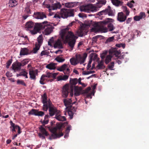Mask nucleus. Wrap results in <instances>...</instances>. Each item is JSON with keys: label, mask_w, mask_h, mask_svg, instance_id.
<instances>
[{"label": "nucleus", "mask_w": 149, "mask_h": 149, "mask_svg": "<svg viewBox=\"0 0 149 149\" xmlns=\"http://www.w3.org/2000/svg\"><path fill=\"white\" fill-rule=\"evenodd\" d=\"M113 19L107 18L105 20L99 22H95L93 25L94 27L92 29V31H95L97 29L103 32H107L109 29V31H113L115 29L113 24L109 22H112Z\"/></svg>", "instance_id": "obj_1"}, {"label": "nucleus", "mask_w": 149, "mask_h": 149, "mask_svg": "<svg viewBox=\"0 0 149 149\" xmlns=\"http://www.w3.org/2000/svg\"><path fill=\"white\" fill-rule=\"evenodd\" d=\"M69 30V28L68 27L63 29L61 31L60 34L62 39L65 38L68 44L70 47V51H72L73 49L78 37L75 36L72 32Z\"/></svg>", "instance_id": "obj_2"}, {"label": "nucleus", "mask_w": 149, "mask_h": 149, "mask_svg": "<svg viewBox=\"0 0 149 149\" xmlns=\"http://www.w3.org/2000/svg\"><path fill=\"white\" fill-rule=\"evenodd\" d=\"M48 22L45 21L42 23H37L36 24L33 30H31V32L32 34H35L41 30L45 29V34L49 35L52 30V28L50 25L47 24Z\"/></svg>", "instance_id": "obj_3"}, {"label": "nucleus", "mask_w": 149, "mask_h": 149, "mask_svg": "<svg viewBox=\"0 0 149 149\" xmlns=\"http://www.w3.org/2000/svg\"><path fill=\"white\" fill-rule=\"evenodd\" d=\"M63 126L62 123L56 124V126L51 130V132L52 134L49 137L50 139H56L63 136V134L62 132Z\"/></svg>", "instance_id": "obj_4"}, {"label": "nucleus", "mask_w": 149, "mask_h": 149, "mask_svg": "<svg viewBox=\"0 0 149 149\" xmlns=\"http://www.w3.org/2000/svg\"><path fill=\"white\" fill-rule=\"evenodd\" d=\"M57 74V73H56L47 72L46 74H43L41 76L39 81L40 83L41 84L44 85L45 83V81L51 82L53 81V79H48V78H55Z\"/></svg>", "instance_id": "obj_5"}, {"label": "nucleus", "mask_w": 149, "mask_h": 149, "mask_svg": "<svg viewBox=\"0 0 149 149\" xmlns=\"http://www.w3.org/2000/svg\"><path fill=\"white\" fill-rule=\"evenodd\" d=\"M74 9L63 8L61 10L60 15L63 18H67L68 17H74Z\"/></svg>", "instance_id": "obj_6"}, {"label": "nucleus", "mask_w": 149, "mask_h": 149, "mask_svg": "<svg viewBox=\"0 0 149 149\" xmlns=\"http://www.w3.org/2000/svg\"><path fill=\"white\" fill-rule=\"evenodd\" d=\"M108 15L109 16H113L114 14L110 6H109L107 8L102 10L98 13V15Z\"/></svg>", "instance_id": "obj_7"}, {"label": "nucleus", "mask_w": 149, "mask_h": 149, "mask_svg": "<svg viewBox=\"0 0 149 149\" xmlns=\"http://www.w3.org/2000/svg\"><path fill=\"white\" fill-rule=\"evenodd\" d=\"M48 108H49V111L50 116H52L55 114H57V112L58 110L53 105L51 102L48 103Z\"/></svg>", "instance_id": "obj_8"}, {"label": "nucleus", "mask_w": 149, "mask_h": 149, "mask_svg": "<svg viewBox=\"0 0 149 149\" xmlns=\"http://www.w3.org/2000/svg\"><path fill=\"white\" fill-rule=\"evenodd\" d=\"M42 102L43 104L42 107L43 110L47 111L48 109V103L49 102H51L50 101H47V94L46 93H44L43 95L42 96Z\"/></svg>", "instance_id": "obj_9"}, {"label": "nucleus", "mask_w": 149, "mask_h": 149, "mask_svg": "<svg viewBox=\"0 0 149 149\" xmlns=\"http://www.w3.org/2000/svg\"><path fill=\"white\" fill-rule=\"evenodd\" d=\"M28 114L30 115L42 116L44 115L45 113L44 112L38 111L37 109H32L28 112Z\"/></svg>", "instance_id": "obj_10"}, {"label": "nucleus", "mask_w": 149, "mask_h": 149, "mask_svg": "<svg viewBox=\"0 0 149 149\" xmlns=\"http://www.w3.org/2000/svg\"><path fill=\"white\" fill-rule=\"evenodd\" d=\"M33 17L37 19H43L46 18V15L43 12H35L33 15Z\"/></svg>", "instance_id": "obj_11"}, {"label": "nucleus", "mask_w": 149, "mask_h": 149, "mask_svg": "<svg viewBox=\"0 0 149 149\" xmlns=\"http://www.w3.org/2000/svg\"><path fill=\"white\" fill-rule=\"evenodd\" d=\"M109 54L111 55H115L116 56L118 57L120 54L121 52L120 51H118L117 48H112L109 51Z\"/></svg>", "instance_id": "obj_12"}, {"label": "nucleus", "mask_w": 149, "mask_h": 149, "mask_svg": "<svg viewBox=\"0 0 149 149\" xmlns=\"http://www.w3.org/2000/svg\"><path fill=\"white\" fill-rule=\"evenodd\" d=\"M70 88L67 85H65L62 89V96L64 98H66L69 94V89Z\"/></svg>", "instance_id": "obj_13"}, {"label": "nucleus", "mask_w": 149, "mask_h": 149, "mask_svg": "<svg viewBox=\"0 0 149 149\" xmlns=\"http://www.w3.org/2000/svg\"><path fill=\"white\" fill-rule=\"evenodd\" d=\"M70 85L69 87L70 89L72 91L74 88L76 86L75 85L78 82V79L77 78L72 79L71 78L70 81Z\"/></svg>", "instance_id": "obj_14"}, {"label": "nucleus", "mask_w": 149, "mask_h": 149, "mask_svg": "<svg viewBox=\"0 0 149 149\" xmlns=\"http://www.w3.org/2000/svg\"><path fill=\"white\" fill-rule=\"evenodd\" d=\"M127 18V16L124 15L123 12H120L118 13L117 20L120 22H124Z\"/></svg>", "instance_id": "obj_15"}, {"label": "nucleus", "mask_w": 149, "mask_h": 149, "mask_svg": "<svg viewBox=\"0 0 149 149\" xmlns=\"http://www.w3.org/2000/svg\"><path fill=\"white\" fill-rule=\"evenodd\" d=\"M73 89H74V95L75 97L79 96L81 94L82 90L81 87H79L78 86H75L74 88Z\"/></svg>", "instance_id": "obj_16"}, {"label": "nucleus", "mask_w": 149, "mask_h": 149, "mask_svg": "<svg viewBox=\"0 0 149 149\" xmlns=\"http://www.w3.org/2000/svg\"><path fill=\"white\" fill-rule=\"evenodd\" d=\"M30 75V78L31 79L36 80V74H38L37 70L36 71L33 70H30L29 72Z\"/></svg>", "instance_id": "obj_17"}, {"label": "nucleus", "mask_w": 149, "mask_h": 149, "mask_svg": "<svg viewBox=\"0 0 149 149\" xmlns=\"http://www.w3.org/2000/svg\"><path fill=\"white\" fill-rule=\"evenodd\" d=\"M21 63L17 61L15 63H13L12 65L13 69L17 71L21 69Z\"/></svg>", "instance_id": "obj_18"}, {"label": "nucleus", "mask_w": 149, "mask_h": 149, "mask_svg": "<svg viewBox=\"0 0 149 149\" xmlns=\"http://www.w3.org/2000/svg\"><path fill=\"white\" fill-rule=\"evenodd\" d=\"M105 67L104 65V61L103 60H101L98 62V65L96 67L97 70L103 69H104Z\"/></svg>", "instance_id": "obj_19"}, {"label": "nucleus", "mask_w": 149, "mask_h": 149, "mask_svg": "<svg viewBox=\"0 0 149 149\" xmlns=\"http://www.w3.org/2000/svg\"><path fill=\"white\" fill-rule=\"evenodd\" d=\"M36 23H34V22L32 21H29L27 22L26 23V27L29 30L30 29L32 28H34L35 26Z\"/></svg>", "instance_id": "obj_20"}, {"label": "nucleus", "mask_w": 149, "mask_h": 149, "mask_svg": "<svg viewBox=\"0 0 149 149\" xmlns=\"http://www.w3.org/2000/svg\"><path fill=\"white\" fill-rule=\"evenodd\" d=\"M54 47L55 48L58 47L59 49H62L63 48L62 43L59 39H58L55 42L54 45Z\"/></svg>", "instance_id": "obj_21"}, {"label": "nucleus", "mask_w": 149, "mask_h": 149, "mask_svg": "<svg viewBox=\"0 0 149 149\" xmlns=\"http://www.w3.org/2000/svg\"><path fill=\"white\" fill-rule=\"evenodd\" d=\"M62 7V5L59 2H57L56 3L52 4V10L60 9Z\"/></svg>", "instance_id": "obj_22"}, {"label": "nucleus", "mask_w": 149, "mask_h": 149, "mask_svg": "<svg viewBox=\"0 0 149 149\" xmlns=\"http://www.w3.org/2000/svg\"><path fill=\"white\" fill-rule=\"evenodd\" d=\"M29 50L26 48H21L20 52V55H25L29 54Z\"/></svg>", "instance_id": "obj_23"}, {"label": "nucleus", "mask_w": 149, "mask_h": 149, "mask_svg": "<svg viewBox=\"0 0 149 149\" xmlns=\"http://www.w3.org/2000/svg\"><path fill=\"white\" fill-rule=\"evenodd\" d=\"M106 3V0H100L98 1L96 5V7L98 8H101L103 5H105Z\"/></svg>", "instance_id": "obj_24"}, {"label": "nucleus", "mask_w": 149, "mask_h": 149, "mask_svg": "<svg viewBox=\"0 0 149 149\" xmlns=\"http://www.w3.org/2000/svg\"><path fill=\"white\" fill-rule=\"evenodd\" d=\"M76 2H67L65 3V6L68 8H71L77 6Z\"/></svg>", "instance_id": "obj_25"}, {"label": "nucleus", "mask_w": 149, "mask_h": 149, "mask_svg": "<svg viewBox=\"0 0 149 149\" xmlns=\"http://www.w3.org/2000/svg\"><path fill=\"white\" fill-rule=\"evenodd\" d=\"M81 11L86 12H89L88 5L86 6H81L79 8Z\"/></svg>", "instance_id": "obj_26"}, {"label": "nucleus", "mask_w": 149, "mask_h": 149, "mask_svg": "<svg viewBox=\"0 0 149 149\" xmlns=\"http://www.w3.org/2000/svg\"><path fill=\"white\" fill-rule=\"evenodd\" d=\"M89 12H96L98 10L96 6H95L92 4H88Z\"/></svg>", "instance_id": "obj_27"}, {"label": "nucleus", "mask_w": 149, "mask_h": 149, "mask_svg": "<svg viewBox=\"0 0 149 149\" xmlns=\"http://www.w3.org/2000/svg\"><path fill=\"white\" fill-rule=\"evenodd\" d=\"M69 76L66 75L63 76L60 75L57 77V80L58 81L61 80L66 81L69 78Z\"/></svg>", "instance_id": "obj_28"}, {"label": "nucleus", "mask_w": 149, "mask_h": 149, "mask_svg": "<svg viewBox=\"0 0 149 149\" xmlns=\"http://www.w3.org/2000/svg\"><path fill=\"white\" fill-rule=\"evenodd\" d=\"M56 64L54 63H52L47 64L46 67L49 70H54L56 69Z\"/></svg>", "instance_id": "obj_29"}, {"label": "nucleus", "mask_w": 149, "mask_h": 149, "mask_svg": "<svg viewBox=\"0 0 149 149\" xmlns=\"http://www.w3.org/2000/svg\"><path fill=\"white\" fill-rule=\"evenodd\" d=\"M55 118L56 119L60 121H63L66 120L65 117L61 116L60 115L56 114Z\"/></svg>", "instance_id": "obj_30"}, {"label": "nucleus", "mask_w": 149, "mask_h": 149, "mask_svg": "<svg viewBox=\"0 0 149 149\" xmlns=\"http://www.w3.org/2000/svg\"><path fill=\"white\" fill-rule=\"evenodd\" d=\"M9 6L11 7L16 6L17 4V2L16 0H10L9 2Z\"/></svg>", "instance_id": "obj_31"}, {"label": "nucleus", "mask_w": 149, "mask_h": 149, "mask_svg": "<svg viewBox=\"0 0 149 149\" xmlns=\"http://www.w3.org/2000/svg\"><path fill=\"white\" fill-rule=\"evenodd\" d=\"M67 67V65L66 64H64L61 67H58L57 70L60 71H63L64 74H65V73L64 70Z\"/></svg>", "instance_id": "obj_32"}, {"label": "nucleus", "mask_w": 149, "mask_h": 149, "mask_svg": "<svg viewBox=\"0 0 149 149\" xmlns=\"http://www.w3.org/2000/svg\"><path fill=\"white\" fill-rule=\"evenodd\" d=\"M39 129L42 133L43 134H44L46 136H47L49 135V134L47 132L46 130L42 126H40L39 127Z\"/></svg>", "instance_id": "obj_33"}, {"label": "nucleus", "mask_w": 149, "mask_h": 149, "mask_svg": "<svg viewBox=\"0 0 149 149\" xmlns=\"http://www.w3.org/2000/svg\"><path fill=\"white\" fill-rule=\"evenodd\" d=\"M71 110V108H70V109L68 111V114L69 116L70 117V118L72 119L73 118V115L74 114L73 111V112L75 111L76 109L74 107H73L72 109V110Z\"/></svg>", "instance_id": "obj_34"}, {"label": "nucleus", "mask_w": 149, "mask_h": 149, "mask_svg": "<svg viewBox=\"0 0 149 149\" xmlns=\"http://www.w3.org/2000/svg\"><path fill=\"white\" fill-rule=\"evenodd\" d=\"M10 123L11 125V126L10 127V128L11 129L12 128V131L13 132H15L16 130L15 129H17V127L16 126H17V125H15V124L13 123L11 121L10 122Z\"/></svg>", "instance_id": "obj_35"}, {"label": "nucleus", "mask_w": 149, "mask_h": 149, "mask_svg": "<svg viewBox=\"0 0 149 149\" xmlns=\"http://www.w3.org/2000/svg\"><path fill=\"white\" fill-rule=\"evenodd\" d=\"M112 56L111 55L109 54L107 55L105 60V62L106 64H108L109 62L111 61Z\"/></svg>", "instance_id": "obj_36"}, {"label": "nucleus", "mask_w": 149, "mask_h": 149, "mask_svg": "<svg viewBox=\"0 0 149 149\" xmlns=\"http://www.w3.org/2000/svg\"><path fill=\"white\" fill-rule=\"evenodd\" d=\"M76 59L78 63H80V64H82L84 63H82V60L83 59V57L80 54L76 55Z\"/></svg>", "instance_id": "obj_37"}, {"label": "nucleus", "mask_w": 149, "mask_h": 149, "mask_svg": "<svg viewBox=\"0 0 149 149\" xmlns=\"http://www.w3.org/2000/svg\"><path fill=\"white\" fill-rule=\"evenodd\" d=\"M72 101L71 99L68 100L66 99H63V103L65 106H67L68 105H70L72 104Z\"/></svg>", "instance_id": "obj_38"}, {"label": "nucleus", "mask_w": 149, "mask_h": 149, "mask_svg": "<svg viewBox=\"0 0 149 149\" xmlns=\"http://www.w3.org/2000/svg\"><path fill=\"white\" fill-rule=\"evenodd\" d=\"M40 46L39 45H37L36 44L35 47H34L32 51V52L34 54H36L37 53L39 49Z\"/></svg>", "instance_id": "obj_39"}, {"label": "nucleus", "mask_w": 149, "mask_h": 149, "mask_svg": "<svg viewBox=\"0 0 149 149\" xmlns=\"http://www.w3.org/2000/svg\"><path fill=\"white\" fill-rule=\"evenodd\" d=\"M37 39L38 43H36V44H37V45H40V46H41L42 44V43L43 40V38L42 36L41 35H40L38 37Z\"/></svg>", "instance_id": "obj_40"}, {"label": "nucleus", "mask_w": 149, "mask_h": 149, "mask_svg": "<svg viewBox=\"0 0 149 149\" xmlns=\"http://www.w3.org/2000/svg\"><path fill=\"white\" fill-rule=\"evenodd\" d=\"M70 62L71 64L73 65H77L78 63L76 58H72L70 59Z\"/></svg>", "instance_id": "obj_41"}, {"label": "nucleus", "mask_w": 149, "mask_h": 149, "mask_svg": "<svg viewBox=\"0 0 149 149\" xmlns=\"http://www.w3.org/2000/svg\"><path fill=\"white\" fill-rule=\"evenodd\" d=\"M45 7L48 9L49 11V15L50 16L52 15V14H51V11L52 10V6H51L49 4H46L45 5Z\"/></svg>", "instance_id": "obj_42"}, {"label": "nucleus", "mask_w": 149, "mask_h": 149, "mask_svg": "<svg viewBox=\"0 0 149 149\" xmlns=\"http://www.w3.org/2000/svg\"><path fill=\"white\" fill-rule=\"evenodd\" d=\"M55 60L58 62L60 63L63 62L65 61V59L64 58H63L61 57L58 56L55 58Z\"/></svg>", "instance_id": "obj_43"}, {"label": "nucleus", "mask_w": 149, "mask_h": 149, "mask_svg": "<svg viewBox=\"0 0 149 149\" xmlns=\"http://www.w3.org/2000/svg\"><path fill=\"white\" fill-rule=\"evenodd\" d=\"M111 2L113 5L116 6H118L121 3L118 0H111Z\"/></svg>", "instance_id": "obj_44"}, {"label": "nucleus", "mask_w": 149, "mask_h": 149, "mask_svg": "<svg viewBox=\"0 0 149 149\" xmlns=\"http://www.w3.org/2000/svg\"><path fill=\"white\" fill-rule=\"evenodd\" d=\"M50 54L49 52L47 51V50L42 51L40 53V56H42L44 55L48 56Z\"/></svg>", "instance_id": "obj_45"}, {"label": "nucleus", "mask_w": 149, "mask_h": 149, "mask_svg": "<svg viewBox=\"0 0 149 149\" xmlns=\"http://www.w3.org/2000/svg\"><path fill=\"white\" fill-rule=\"evenodd\" d=\"M97 84H96L95 85L93 86L92 87V92L90 93V94H88V97H91L92 95H94L95 91H94L95 89L96 86Z\"/></svg>", "instance_id": "obj_46"}, {"label": "nucleus", "mask_w": 149, "mask_h": 149, "mask_svg": "<svg viewBox=\"0 0 149 149\" xmlns=\"http://www.w3.org/2000/svg\"><path fill=\"white\" fill-rule=\"evenodd\" d=\"M17 84L18 85H22L24 86H26V85L23 80L20 79H18L17 80Z\"/></svg>", "instance_id": "obj_47"}, {"label": "nucleus", "mask_w": 149, "mask_h": 149, "mask_svg": "<svg viewBox=\"0 0 149 149\" xmlns=\"http://www.w3.org/2000/svg\"><path fill=\"white\" fill-rule=\"evenodd\" d=\"M30 8V6H27L25 8L24 11L26 13L28 14H31V12Z\"/></svg>", "instance_id": "obj_48"}, {"label": "nucleus", "mask_w": 149, "mask_h": 149, "mask_svg": "<svg viewBox=\"0 0 149 149\" xmlns=\"http://www.w3.org/2000/svg\"><path fill=\"white\" fill-rule=\"evenodd\" d=\"M99 36H97L92 38V43H96L97 41V39Z\"/></svg>", "instance_id": "obj_49"}, {"label": "nucleus", "mask_w": 149, "mask_h": 149, "mask_svg": "<svg viewBox=\"0 0 149 149\" xmlns=\"http://www.w3.org/2000/svg\"><path fill=\"white\" fill-rule=\"evenodd\" d=\"M135 2L134 1L132 0L130 2H128L127 5L130 8H132L134 6V5L133 3H134Z\"/></svg>", "instance_id": "obj_50"}, {"label": "nucleus", "mask_w": 149, "mask_h": 149, "mask_svg": "<svg viewBox=\"0 0 149 149\" xmlns=\"http://www.w3.org/2000/svg\"><path fill=\"white\" fill-rule=\"evenodd\" d=\"M12 62V59H9L6 63V68H9V66L11 64Z\"/></svg>", "instance_id": "obj_51"}, {"label": "nucleus", "mask_w": 149, "mask_h": 149, "mask_svg": "<svg viewBox=\"0 0 149 149\" xmlns=\"http://www.w3.org/2000/svg\"><path fill=\"white\" fill-rule=\"evenodd\" d=\"M114 63L112 62L111 63L108 65V68L110 70H112V68L114 67Z\"/></svg>", "instance_id": "obj_52"}, {"label": "nucleus", "mask_w": 149, "mask_h": 149, "mask_svg": "<svg viewBox=\"0 0 149 149\" xmlns=\"http://www.w3.org/2000/svg\"><path fill=\"white\" fill-rule=\"evenodd\" d=\"M92 62V58H91L89 59L88 63V64L87 67V70H88L89 69L91 68V64Z\"/></svg>", "instance_id": "obj_53"}, {"label": "nucleus", "mask_w": 149, "mask_h": 149, "mask_svg": "<svg viewBox=\"0 0 149 149\" xmlns=\"http://www.w3.org/2000/svg\"><path fill=\"white\" fill-rule=\"evenodd\" d=\"M139 16L141 19L144 18L146 17L145 13L143 12H141L139 15Z\"/></svg>", "instance_id": "obj_54"}, {"label": "nucleus", "mask_w": 149, "mask_h": 149, "mask_svg": "<svg viewBox=\"0 0 149 149\" xmlns=\"http://www.w3.org/2000/svg\"><path fill=\"white\" fill-rule=\"evenodd\" d=\"M28 62L27 60L26 59L23 60L22 61V62L21 63L22 66H24L26 64L28 63Z\"/></svg>", "instance_id": "obj_55"}, {"label": "nucleus", "mask_w": 149, "mask_h": 149, "mask_svg": "<svg viewBox=\"0 0 149 149\" xmlns=\"http://www.w3.org/2000/svg\"><path fill=\"white\" fill-rule=\"evenodd\" d=\"M91 90V88L90 87H88L87 88H86V89L84 91V93H87V97H88L87 95L88 94H89V93H88L89 91ZM90 93H89L90 94Z\"/></svg>", "instance_id": "obj_56"}, {"label": "nucleus", "mask_w": 149, "mask_h": 149, "mask_svg": "<svg viewBox=\"0 0 149 149\" xmlns=\"http://www.w3.org/2000/svg\"><path fill=\"white\" fill-rule=\"evenodd\" d=\"M114 39V37L112 36L108 38L107 40V42H110L113 41Z\"/></svg>", "instance_id": "obj_57"}, {"label": "nucleus", "mask_w": 149, "mask_h": 149, "mask_svg": "<svg viewBox=\"0 0 149 149\" xmlns=\"http://www.w3.org/2000/svg\"><path fill=\"white\" fill-rule=\"evenodd\" d=\"M87 53H84V54L83 55V57H82L83 59L82 60V63L84 62L85 59L87 57Z\"/></svg>", "instance_id": "obj_58"}, {"label": "nucleus", "mask_w": 149, "mask_h": 149, "mask_svg": "<svg viewBox=\"0 0 149 149\" xmlns=\"http://www.w3.org/2000/svg\"><path fill=\"white\" fill-rule=\"evenodd\" d=\"M71 125H68L67 127L66 130V133H68V134H69L70 131L71 130Z\"/></svg>", "instance_id": "obj_59"}, {"label": "nucleus", "mask_w": 149, "mask_h": 149, "mask_svg": "<svg viewBox=\"0 0 149 149\" xmlns=\"http://www.w3.org/2000/svg\"><path fill=\"white\" fill-rule=\"evenodd\" d=\"M134 20L136 21H139L141 19L139 16H136L134 17Z\"/></svg>", "instance_id": "obj_60"}, {"label": "nucleus", "mask_w": 149, "mask_h": 149, "mask_svg": "<svg viewBox=\"0 0 149 149\" xmlns=\"http://www.w3.org/2000/svg\"><path fill=\"white\" fill-rule=\"evenodd\" d=\"M43 135H45L44 134H43L42 133H39L38 134V136L40 138H42L43 139H45V136Z\"/></svg>", "instance_id": "obj_61"}, {"label": "nucleus", "mask_w": 149, "mask_h": 149, "mask_svg": "<svg viewBox=\"0 0 149 149\" xmlns=\"http://www.w3.org/2000/svg\"><path fill=\"white\" fill-rule=\"evenodd\" d=\"M48 122L49 120H44L41 122V123L42 124H44V125H46L48 124Z\"/></svg>", "instance_id": "obj_62"}, {"label": "nucleus", "mask_w": 149, "mask_h": 149, "mask_svg": "<svg viewBox=\"0 0 149 149\" xmlns=\"http://www.w3.org/2000/svg\"><path fill=\"white\" fill-rule=\"evenodd\" d=\"M26 72V71L24 70L22 72H21L19 74V76H24L25 74V72Z\"/></svg>", "instance_id": "obj_63"}, {"label": "nucleus", "mask_w": 149, "mask_h": 149, "mask_svg": "<svg viewBox=\"0 0 149 149\" xmlns=\"http://www.w3.org/2000/svg\"><path fill=\"white\" fill-rule=\"evenodd\" d=\"M100 57L102 59V60L104 61L103 60L106 57V56L102 53L100 54Z\"/></svg>", "instance_id": "obj_64"}]
</instances>
